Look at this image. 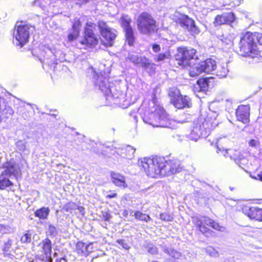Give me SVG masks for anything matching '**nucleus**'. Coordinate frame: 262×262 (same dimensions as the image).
Wrapping results in <instances>:
<instances>
[{
  "instance_id": "nucleus-51",
  "label": "nucleus",
  "mask_w": 262,
  "mask_h": 262,
  "mask_svg": "<svg viewBox=\"0 0 262 262\" xmlns=\"http://www.w3.org/2000/svg\"><path fill=\"white\" fill-rule=\"evenodd\" d=\"M117 193L114 192H110V193L106 195V198L112 199L117 196Z\"/></svg>"
},
{
  "instance_id": "nucleus-11",
  "label": "nucleus",
  "mask_w": 262,
  "mask_h": 262,
  "mask_svg": "<svg viewBox=\"0 0 262 262\" xmlns=\"http://www.w3.org/2000/svg\"><path fill=\"white\" fill-rule=\"evenodd\" d=\"M217 152L222 153L225 156L229 155L230 158L241 167L247 163V159L241 151L237 150L228 149L223 147H220V141H218L217 143Z\"/></svg>"
},
{
  "instance_id": "nucleus-23",
  "label": "nucleus",
  "mask_w": 262,
  "mask_h": 262,
  "mask_svg": "<svg viewBox=\"0 0 262 262\" xmlns=\"http://www.w3.org/2000/svg\"><path fill=\"white\" fill-rule=\"evenodd\" d=\"M203 133V130L200 123H196L193 126L190 134L189 138L193 141H197L202 136H205Z\"/></svg>"
},
{
  "instance_id": "nucleus-49",
  "label": "nucleus",
  "mask_w": 262,
  "mask_h": 262,
  "mask_svg": "<svg viewBox=\"0 0 262 262\" xmlns=\"http://www.w3.org/2000/svg\"><path fill=\"white\" fill-rule=\"evenodd\" d=\"M48 231H49V233H50V234L53 235H55L57 233V230H56V228L52 225H49Z\"/></svg>"
},
{
  "instance_id": "nucleus-29",
  "label": "nucleus",
  "mask_w": 262,
  "mask_h": 262,
  "mask_svg": "<svg viewBox=\"0 0 262 262\" xmlns=\"http://www.w3.org/2000/svg\"><path fill=\"white\" fill-rule=\"evenodd\" d=\"M163 251L165 253L175 259H179L182 256L180 252L172 248H166Z\"/></svg>"
},
{
  "instance_id": "nucleus-41",
  "label": "nucleus",
  "mask_w": 262,
  "mask_h": 262,
  "mask_svg": "<svg viewBox=\"0 0 262 262\" xmlns=\"http://www.w3.org/2000/svg\"><path fill=\"white\" fill-rule=\"evenodd\" d=\"M16 145L17 149L20 151H24L26 149V142L23 140L18 141Z\"/></svg>"
},
{
  "instance_id": "nucleus-45",
  "label": "nucleus",
  "mask_w": 262,
  "mask_h": 262,
  "mask_svg": "<svg viewBox=\"0 0 262 262\" xmlns=\"http://www.w3.org/2000/svg\"><path fill=\"white\" fill-rule=\"evenodd\" d=\"M148 251L152 254H156L158 253V249L155 246L150 245L148 247Z\"/></svg>"
},
{
  "instance_id": "nucleus-48",
  "label": "nucleus",
  "mask_w": 262,
  "mask_h": 262,
  "mask_svg": "<svg viewBox=\"0 0 262 262\" xmlns=\"http://www.w3.org/2000/svg\"><path fill=\"white\" fill-rule=\"evenodd\" d=\"M81 25V23L79 20H75V21L73 24V30L75 31L76 30H78V32H79Z\"/></svg>"
},
{
  "instance_id": "nucleus-10",
  "label": "nucleus",
  "mask_w": 262,
  "mask_h": 262,
  "mask_svg": "<svg viewBox=\"0 0 262 262\" xmlns=\"http://www.w3.org/2000/svg\"><path fill=\"white\" fill-rule=\"evenodd\" d=\"M96 25L91 21L87 22L84 33V37L80 40V42L88 48L94 47L98 41L97 37L94 33Z\"/></svg>"
},
{
  "instance_id": "nucleus-33",
  "label": "nucleus",
  "mask_w": 262,
  "mask_h": 262,
  "mask_svg": "<svg viewBox=\"0 0 262 262\" xmlns=\"http://www.w3.org/2000/svg\"><path fill=\"white\" fill-rule=\"evenodd\" d=\"M204 250L211 257L216 258L219 256V252L212 246H208Z\"/></svg>"
},
{
  "instance_id": "nucleus-12",
  "label": "nucleus",
  "mask_w": 262,
  "mask_h": 262,
  "mask_svg": "<svg viewBox=\"0 0 262 262\" xmlns=\"http://www.w3.org/2000/svg\"><path fill=\"white\" fill-rule=\"evenodd\" d=\"M196 50L193 49H188L186 47H180L178 49L177 59L180 62L179 64L186 66L189 64V61L191 59L196 58Z\"/></svg>"
},
{
  "instance_id": "nucleus-50",
  "label": "nucleus",
  "mask_w": 262,
  "mask_h": 262,
  "mask_svg": "<svg viewBox=\"0 0 262 262\" xmlns=\"http://www.w3.org/2000/svg\"><path fill=\"white\" fill-rule=\"evenodd\" d=\"M46 50L45 52L46 53L48 54V56H51L52 57H53V58L55 59V58L57 57L56 54H55V53L53 52V50H52L51 49L49 48H45Z\"/></svg>"
},
{
  "instance_id": "nucleus-61",
  "label": "nucleus",
  "mask_w": 262,
  "mask_h": 262,
  "mask_svg": "<svg viewBox=\"0 0 262 262\" xmlns=\"http://www.w3.org/2000/svg\"><path fill=\"white\" fill-rule=\"evenodd\" d=\"M41 55H43V53H42V50L41 51Z\"/></svg>"
},
{
  "instance_id": "nucleus-54",
  "label": "nucleus",
  "mask_w": 262,
  "mask_h": 262,
  "mask_svg": "<svg viewBox=\"0 0 262 262\" xmlns=\"http://www.w3.org/2000/svg\"><path fill=\"white\" fill-rule=\"evenodd\" d=\"M77 209H78L80 211V212L82 214H84V208L82 207H78L77 206Z\"/></svg>"
},
{
  "instance_id": "nucleus-46",
  "label": "nucleus",
  "mask_w": 262,
  "mask_h": 262,
  "mask_svg": "<svg viewBox=\"0 0 262 262\" xmlns=\"http://www.w3.org/2000/svg\"><path fill=\"white\" fill-rule=\"evenodd\" d=\"M160 216L161 220L165 221H169L172 219L171 216L166 213H161Z\"/></svg>"
},
{
  "instance_id": "nucleus-3",
  "label": "nucleus",
  "mask_w": 262,
  "mask_h": 262,
  "mask_svg": "<svg viewBox=\"0 0 262 262\" xmlns=\"http://www.w3.org/2000/svg\"><path fill=\"white\" fill-rule=\"evenodd\" d=\"M139 166L146 174L152 178L158 176H165L166 172L163 170L164 167V159L156 157L154 159L144 158Z\"/></svg>"
},
{
  "instance_id": "nucleus-28",
  "label": "nucleus",
  "mask_w": 262,
  "mask_h": 262,
  "mask_svg": "<svg viewBox=\"0 0 262 262\" xmlns=\"http://www.w3.org/2000/svg\"><path fill=\"white\" fill-rule=\"evenodd\" d=\"M204 72L201 63L194 64L189 70V74L191 77H195Z\"/></svg>"
},
{
  "instance_id": "nucleus-38",
  "label": "nucleus",
  "mask_w": 262,
  "mask_h": 262,
  "mask_svg": "<svg viewBox=\"0 0 262 262\" xmlns=\"http://www.w3.org/2000/svg\"><path fill=\"white\" fill-rule=\"evenodd\" d=\"M35 3L44 9L50 4V0H36Z\"/></svg>"
},
{
  "instance_id": "nucleus-37",
  "label": "nucleus",
  "mask_w": 262,
  "mask_h": 262,
  "mask_svg": "<svg viewBox=\"0 0 262 262\" xmlns=\"http://www.w3.org/2000/svg\"><path fill=\"white\" fill-rule=\"evenodd\" d=\"M77 208V205L73 202H69L65 204L63 207V209L67 212H71Z\"/></svg>"
},
{
  "instance_id": "nucleus-40",
  "label": "nucleus",
  "mask_w": 262,
  "mask_h": 262,
  "mask_svg": "<svg viewBox=\"0 0 262 262\" xmlns=\"http://www.w3.org/2000/svg\"><path fill=\"white\" fill-rule=\"evenodd\" d=\"M170 56V55L169 52H166L165 53H160L157 56V61H163L165 59H169Z\"/></svg>"
},
{
  "instance_id": "nucleus-55",
  "label": "nucleus",
  "mask_w": 262,
  "mask_h": 262,
  "mask_svg": "<svg viewBox=\"0 0 262 262\" xmlns=\"http://www.w3.org/2000/svg\"><path fill=\"white\" fill-rule=\"evenodd\" d=\"M56 262H67V259L64 257L60 259H57Z\"/></svg>"
},
{
  "instance_id": "nucleus-14",
  "label": "nucleus",
  "mask_w": 262,
  "mask_h": 262,
  "mask_svg": "<svg viewBox=\"0 0 262 262\" xmlns=\"http://www.w3.org/2000/svg\"><path fill=\"white\" fill-rule=\"evenodd\" d=\"M183 167L181 165L180 161L177 160L165 161L164 160L163 170H165V176L173 174L181 171Z\"/></svg>"
},
{
  "instance_id": "nucleus-34",
  "label": "nucleus",
  "mask_w": 262,
  "mask_h": 262,
  "mask_svg": "<svg viewBox=\"0 0 262 262\" xmlns=\"http://www.w3.org/2000/svg\"><path fill=\"white\" fill-rule=\"evenodd\" d=\"M228 71H229L227 69L226 66H220L217 69L216 75L220 78L226 77L228 73Z\"/></svg>"
},
{
  "instance_id": "nucleus-35",
  "label": "nucleus",
  "mask_w": 262,
  "mask_h": 262,
  "mask_svg": "<svg viewBox=\"0 0 262 262\" xmlns=\"http://www.w3.org/2000/svg\"><path fill=\"white\" fill-rule=\"evenodd\" d=\"M13 183L7 178L0 177V189L3 190L5 189L6 187L12 186Z\"/></svg>"
},
{
  "instance_id": "nucleus-47",
  "label": "nucleus",
  "mask_w": 262,
  "mask_h": 262,
  "mask_svg": "<svg viewBox=\"0 0 262 262\" xmlns=\"http://www.w3.org/2000/svg\"><path fill=\"white\" fill-rule=\"evenodd\" d=\"M223 43H224L226 44L227 45L229 46H232V42H233V39L231 37L230 38H228L225 37H223V38L221 39Z\"/></svg>"
},
{
  "instance_id": "nucleus-43",
  "label": "nucleus",
  "mask_w": 262,
  "mask_h": 262,
  "mask_svg": "<svg viewBox=\"0 0 262 262\" xmlns=\"http://www.w3.org/2000/svg\"><path fill=\"white\" fill-rule=\"evenodd\" d=\"M125 151L127 152L126 156L127 158H131L135 151V149L131 146H127L125 148Z\"/></svg>"
},
{
  "instance_id": "nucleus-19",
  "label": "nucleus",
  "mask_w": 262,
  "mask_h": 262,
  "mask_svg": "<svg viewBox=\"0 0 262 262\" xmlns=\"http://www.w3.org/2000/svg\"><path fill=\"white\" fill-rule=\"evenodd\" d=\"M4 167L6 168V169L2 173V177L5 175L13 176L15 178H17L20 174V170L18 166L15 164H12L10 162L7 163Z\"/></svg>"
},
{
  "instance_id": "nucleus-58",
  "label": "nucleus",
  "mask_w": 262,
  "mask_h": 262,
  "mask_svg": "<svg viewBox=\"0 0 262 262\" xmlns=\"http://www.w3.org/2000/svg\"><path fill=\"white\" fill-rule=\"evenodd\" d=\"M257 177L259 180L262 181V171L257 174Z\"/></svg>"
},
{
  "instance_id": "nucleus-27",
  "label": "nucleus",
  "mask_w": 262,
  "mask_h": 262,
  "mask_svg": "<svg viewBox=\"0 0 262 262\" xmlns=\"http://www.w3.org/2000/svg\"><path fill=\"white\" fill-rule=\"evenodd\" d=\"M50 213V209L48 207H43L37 209L34 212V215L41 220H46Z\"/></svg>"
},
{
  "instance_id": "nucleus-18",
  "label": "nucleus",
  "mask_w": 262,
  "mask_h": 262,
  "mask_svg": "<svg viewBox=\"0 0 262 262\" xmlns=\"http://www.w3.org/2000/svg\"><path fill=\"white\" fill-rule=\"evenodd\" d=\"M52 244L51 241L48 238L45 239L41 244L42 252L43 255H41V259L44 261L52 262L51 258Z\"/></svg>"
},
{
  "instance_id": "nucleus-44",
  "label": "nucleus",
  "mask_w": 262,
  "mask_h": 262,
  "mask_svg": "<svg viewBox=\"0 0 262 262\" xmlns=\"http://www.w3.org/2000/svg\"><path fill=\"white\" fill-rule=\"evenodd\" d=\"M116 242L120 245V246L125 249L127 250L130 248L129 246L125 242V240L124 239H118L117 240Z\"/></svg>"
},
{
  "instance_id": "nucleus-1",
  "label": "nucleus",
  "mask_w": 262,
  "mask_h": 262,
  "mask_svg": "<svg viewBox=\"0 0 262 262\" xmlns=\"http://www.w3.org/2000/svg\"><path fill=\"white\" fill-rule=\"evenodd\" d=\"M259 34L247 32L241 37L239 42V54L243 56L257 58L259 52L256 50V43L259 42Z\"/></svg>"
},
{
  "instance_id": "nucleus-36",
  "label": "nucleus",
  "mask_w": 262,
  "mask_h": 262,
  "mask_svg": "<svg viewBox=\"0 0 262 262\" xmlns=\"http://www.w3.org/2000/svg\"><path fill=\"white\" fill-rule=\"evenodd\" d=\"M249 147L254 149H258L260 147V142L258 139H250L248 141Z\"/></svg>"
},
{
  "instance_id": "nucleus-26",
  "label": "nucleus",
  "mask_w": 262,
  "mask_h": 262,
  "mask_svg": "<svg viewBox=\"0 0 262 262\" xmlns=\"http://www.w3.org/2000/svg\"><path fill=\"white\" fill-rule=\"evenodd\" d=\"M199 220L204 224L210 226L215 230L221 231H223L222 228H223L222 226H221L218 223H216L214 221L212 220L208 217L203 216Z\"/></svg>"
},
{
  "instance_id": "nucleus-16",
  "label": "nucleus",
  "mask_w": 262,
  "mask_h": 262,
  "mask_svg": "<svg viewBox=\"0 0 262 262\" xmlns=\"http://www.w3.org/2000/svg\"><path fill=\"white\" fill-rule=\"evenodd\" d=\"M235 20V16L231 12L223 13L217 15L214 21L215 26H221L223 24H229L233 23Z\"/></svg>"
},
{
  "instance_id": "nucleus-39",
  "label": "nucleus",
  "mask_w": 262,
  "mask_h": 262,
  "mask_svg": "<svg viewBox=\"0 0 262 262\" xmlns=\"http://www.w3.org/2000/svg\"><path fill=\"white\" fill-rule=\"evenodd\" d=\"M20 241L22 243H29L31 241V234L27 231V233H25L21 237Z\"/></svg>"
},
{
  "instance_id": "nucleus-56",
  "label": "nucleus",
  "mask_w": 262,
  "mask_h": 262,
  "mask_svg": "<svg viewBox=\"0 0 262 262\" xmlns=\"http://www.w3.org/2000/svg\"><path fill=\"white\" fill-rule=\"evenodd\" d=\"M223 262H235L232 258H226L224 260Z\"/></svg>"
},
{
  "instance_id": "nucleus-32",
  "label": "nucleus",
  "mask_w": 262,
  "mask_h": 262,
  "mask_svg": "<svg viewBox=\"0 0 262 262\" xmlns=\"http://www.w3.org/2000/svg\"><path fill=\"white\" fill-rule=\"evenodd\" d=\"M194 223L203 234L207 233L210 231V229L204 225V224L200 221L199 219H196L194 221Z\"/></svg>"
},
{
  "instance_id": "nucleus-20",
  "label": "nucleus",
  "mask_w": 262,
  "mask_h": 262,
  "mask_svg": "<svg viewBox=\"0 0 262 262\" xmlns=\"http://www.w3.org/2000/svg\"><path fill=\"white\" fill-rule=\"evenodd\" d=\"M128 58L134 63L136 64H141L145 68H147L149 67H152L154 66L153 64L150 63L148 60L144 56L131 54L128 55Z\"/></svg>"
},
{
  "instance_id": "nucleus-4",
  "label": "nucleus",
  "mask_w": 262,
  "mask_h": 262,
  "mask_svg": "<svg viewBox=\"0 0 262 262\" xmlns=\"http://www.w3.org/2000/svg\"><path fill=\"white\" fill-rule=\"evenodd\" d=\"M95 85L99 88L102 93L106 96V99L112 102L113 100H116L122 96L120 91H117L116 89L108 83V79L102 75H95ZM117 101H115L114 103Z\"/></svg>"
},
{
  "instance_id": "nucleus-2",
  "label": "nucleus",
  "mask_w": 262,
  "mask_h": 262,
  "mask_svg": "<svg viewBox=\"0 0 262 262\" xmlns=\"http://www.w3.org/2000/svg\"><path fill=\"white\" fill-rule=\"evenodd\" d=\"M152 105L155 108H150V113L143 118L144 121L153 127H168L170 124V120L163 108L155 105L152 102L150 105Z\"/></svg>"
},
{
  "instance_id": "nucleus-6",
  "label": "nucleus",
  "mask_w": 262,
  "mask_h": 262,
  "mask_svg": "<svg viewBox=\"0 0 262 262\" xmlns=\"http://www.w3.org/2000/svg\"><path fill=\"white\" fill-rule=\"evenodd\" d=\"M176 22L184 30H187L192 35L200 33L199 28L195 25L194 21L188 16L176 11L173 15Z\"/></svg>"
},
{
  "instance_id": "nucleus-8",
  "label": "nucleus",
  "mask_w": 262,
  "mask_h": 262,
  "mask_svg": "<svg viewBox=\"0 0 262 262\" xmlns=\"http://www.w3.org/2000/svg\"><path fill=\"white\" fill-rule=\"evenodd\" d=\"M34 30V28L28 25H19L14 33L15 38V44L22 47L28 41L30 33Z\"/></svg>"
},
{
  "instance_id": "nucleus-22",
  "label": "nucleus",
  "mask_w": 262,
  "mask_h": 262,
  "mask_svg": "<svg viewBox=\"0 0 262 262\" xmlns=\"http://www.w3.org/2000/svg\"><path fill=\"white\" fill-rule=\"evenodd\" d=\"M13 111L12 109L7 106L4 99L0 97V122L4 118H8L9 116L12 115Z\"/></svg>"
},
{
  "instance_id": "nucleus-42",
  "label": "nucleus",
  "mask_w": 262,
  "mask_h": 262,
  "mask_svg": "<svg viewBox=\"0 0 262 262\" xmlns=\"http://www.w3.org/2000/svg\"><path fill=\"white\" fill-rule=\"evenodd\" d=\"M79 32L78 30L75 31L73 30L72 33H69L68 35V39L69 41H73L76 39L79 35Z\"/></svg>"
},
{
  "instance_id": "nucleus-7",
  "label": "nucleus",
  "mask_w": 262,
  "mask_h": 262,
  "mask_svg": "<svg viewBox=\"0 0 262 262\" xmlns=\"http://www.w3.org/2000/svg\"><path fill=\"white\" fill-rule=\"evenodd\" d=\"M138 27L143 34L150 35L155 32L156 28L155 21L146 13H142L138 19Z\"/></svg>"
},
{
  "instance_id": "nucleus-21",
  "label": "nucleus",
  "mask_w": 262,
  "mask_h": 262,
  "mask_svg": "<svg viewBox=\"0 0 262 262\" xmlns=\"http://www.w3.org/2000/svg\"><path fill=\"white\" fill-rule=\"evenodd\" d=\"M92 243L88 244L82 242H78L76 246V251L81 256H88L93 251Z\"/></svg>"
},
{
  "instance_id": "nucleus-5",
  "label": "nucleus",
  "mask_w": 262,
  "mask_h": 262,
  "mask_svg": "<svg viewBox=\"0 0 262 262\" xmlns=\"http://www.w3.org/2000/svg\"><path fill=\"white\" fill-rule=\"evenodd\" d=\"M168 95L170 103L178 109L190 107L191 106L190 98L188 96L182 95L179 90L176 88L169 89Z\"/></svg>"
},
{
  "instance_id": "nucleus-13",
  "label": "nucleus",
  "mask_w": 262,
  "mask_h": 262,
  "mask_svg": "<svg viewBox=\"0 0 262 262\" xmlns=\"http://www.w3.org/2000/svg\"><path fill=\"white\" fill-rule=\"evenodd\" d=\"M130 21L127 16H123L121 19L122 26L125 32L126 40L128 45L133 46L135 42V37L133 30L129 26Z\"/></svg>"
},
{
  "instance_id": "nucleus-9",
  "label": "nucleus",
  "mask_w": 262,
  "mask_h": 262,
  "mask_svg": "<svg viewBox=\"0 0 262 262\" xmlns=\"http://www.w3.org/2000/svg\"><path fill=\"white\" fill-rule=\"evenodd\" d=\"M98 27L103 37L102 41L103 44L106 47L112 46L117 36V31L110 27L105 21L102 20L99 21Z\"/></svg>"
},
{
  "instance_id": "nucleus-53",
  "label": "nucleus",
  "mask_w": 262,
  "mask_h": 262,
  "mask_svg": "<svg viewBox=\"0 0 262 262\" xmlns=\"http://www.w3.org/2000/svg\"><path fill=\"white\" fill-rule=\"evenodd\" d=\"M103 218L104 219L105 221H109L110 219V215L108 214V213H104L103 214Z\"/></svg>"
},
{
  "instance_id": "nucleus-60",
  "label": "nucleus",
  "mask_w": 262,
  "mask_h": 262,
  "mask_svg": "<svg viewBox=\"0 0 262 262\" xmlns=\"http://www.w3.org/2000/svg\"><path fill=\"white\" fill-rule=\"evenodd\" d=\"M54 255V256H55L57 255V253H55Z\"/></svg>"
},
{
  "instance_id": "nucleus-24",
  "label": "nucleus",
  "mask_w": 262,
  "mask_h": 262,
  "mask_svg": "<svg viewBox=\"0 0 262 262\" xmlns=\"http://www.w3.org/2000/svg\"><path fill=\"white\" fill-rule=\"evenodd\" d=\"M111 177L113 183L116 186L118 187H127L125 179L123 176H122L118 173L112 172L111 173Z\"/></svg>"
},
{
  "instance_id": "nucleus-17",
  "label": "nucleus",
  "mask_w": 262,
  "mask_h": 262,
  "mask_svg": "<svg viewBox=\"0 0 262 262\" xmlns=\"http://www.w3.org/2000/svg\"><path fill=\"white\" fill-rule=\"evenodd\" d=\"M237 119L244 123L249 122L250 115V107L248 105H241L238 107L236 112Z\"/></svg>"
},
{
  "instance_id": "nucleus-15",
  "label": "nucleus",
  "mask_w": 262,
  "mask_h": 262,
  "mask_svg": "<svg viewBox=\"0 0 262 262\" xmlns=\"http://www.w3.org/2000/svg\"><path fill=\"white\" fill-rule=\"evenodd\" d=\"M243 213L251 219L262 222V209L256 207L245 206Z\"/></svg>"
},
{
  "instance_id": "nucleus-30",
  "label": "nucleus",
  "mask_w": 262,
  "mask_h": 262,
  "mask_svg": "<svg viewBox=\"0 0 262 262\" xmlns=\"http://www.w3.org/2000/svg\"><path fill=\"white\" fill-rule=\"evenodd\" d=\"M134 216L136 219L141 221L147 222L151 220V217L146 214L143 213L140 211H136L134 213Z\"/></svg>"
},
{
  "instance_id": "nucleus-59",
  "label": "nucleus",
  "mask_w": 262,
  "mask_h": 262,
  "mask_svg": "<svg viewBox=\"0 0 262 262\" xmlns=\"http://www.w3.org/2000/svg\"><path fill=\"white\" fill-rule=\"evenodd\" d=\"M46 60V58H45V59H44V60ZM47 62L48 64H50V63H52V60H51V61H49L47 58Z\"/></svg>"
},
{
  "instance_id": "nucleus-31",
  "label": "nucleus",
  "mask_w": 262,
  "mask_h": 262,
  "mask_svg": "<svg viewBox=\"0 0 262 262\" xmlns=\"http://www.w3.org/2000/svg\"><path fill=\"white\" fill-rule=\"evenodd\" d=\"M197 85L200 89V91H204L209 88V80L208 79H201L198 80Z\"/></svg>"
},
{
  "instance_id": "nucleus-57",
  "label": "nucleus",
  "mask_w": 262,
  "mask_h": 262,
  "mask_svg": "<svg viewBox=\"0 0 262 262\" xmlns=\"http://www.w3.org/2000/svg\"><path fill=\"white\" fill-rule=\"evenodd\" d=\"M128 211L126 210H123V211L122 212V215L125 216V217H127V215H128Z\"/></svg>"
},
{
  "instance_id": "nucleus-25",
  "label": "nucleus",
  "mask_w": 262,
  "mask_h": 262,
  "mask_svg": "<svg viewBox=\"0 0 262 262\" xmlns=\"http://www.w3.org/2000/svg\"><path fill=\"white\" fill-rule=\"evenodd\" d=\"M203 71L209 73L213 71L216 67L215 61L211 59H207L205 61H201Z\"/></svg>"
},
{
  "instance_id": "nucleus-52",
  "label": "nucleus",
  "mask_w": 262,
  "mask_h": 262,
  "mask_svg": "<svg viewBox=\"0 0 262 262\" xmlns=\"http://www.w3.org/2000/svg\"><path fill=\"white\" fill-rule=\"evenodd\" d=\"M152 50L155 52H158L160 50V47L158 45H154L152 46Z\"/></svg>"
}]
</instances>
